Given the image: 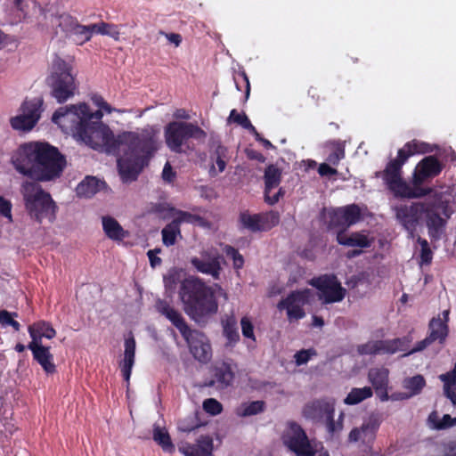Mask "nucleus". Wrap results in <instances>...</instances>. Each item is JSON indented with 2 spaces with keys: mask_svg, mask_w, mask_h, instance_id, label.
<instances>
[{
  "mask_svg": "<svg viewBox=\"0 0 456 456\" xmlns=\"http://www.w3.org/2000/svg\"><path fill=\"white\" fill-rule=\"evenodd\" d=\"M228 159L227 148L218 145L211 156L212 166L209 170L210 175L214 176L224 172Z\"/></svg>",
  "mask_w": 456,
  "mask_h": 456,
  "instance_id": "nucleus-33",
  "label": "nucleus"
},
{
  "mask_svg": "<svg viewBox=\"0 0 456 456\" xmlns=\"http://www.w3.org/2000/svg\"><path fill=\"white\" fill-rule=\"evenodd\" d=\"M345 158V146L341 142L335 144L334 151L328 156L327 160L330 164L338 165Z\"/></svg>",
  "mask_w": 456,
  "mask_h": 456,
  "instance_id": "nucleus-49",
  "label": "nucleus"
},
{
  "mask_svg": "<svg viewBox=\"0 0 456 456\" xmlns=\"http://www.w3.org/2000/svg\"><path fill=\"white\" fill-rule=\"evenodd\" d=\"M31 350L34 359L40 364L44 370L48 373H53L56 366L53 362V355L50 352V348L44 346H28Z\"/></svg>",
  "mask_w": 456,
  "mask_h": 456,
  "instance_id": "nucleus-27",
  "label": "nucleus"
},
{
  "mask_svg": "<svg viewBox=\"0 0 456 456\" xmlns=\"http://www.w3.org/2000/svg\"><path fill=\"white\" fill-rule=\"evenodd\" d=\"M147 254H148V256H149V259H150L151 266L154 267L156 265H160L161 259L155 256L153 250H149Z\"/></svg>",
  "mask_w": 456,
  "mask_h": 456,
  "instance_id": "nucleus-62",
  "label": "nucleus"
},
{
  "mask_svg": "<svg viewBox=\"0 0 456 456\" xmlns=\"http://www.w3.org/2000/svg\"><path fill=\"white\" fill-rule=\"evenodd\" d=\"M174 176L175 173L172 170V167L168 162H167L163 168L162 177L165 181L171 182Z\"/></svg>",
  "mask_w": 456,
  "mask_h": 456,
  "instance_id": "nucleus-60",
  "label": "nucleus"
},
{
  "mask_svg": "<svg viewBox=\"0 0 456 456\" xmlns=\"http://www.w3.org/2000/svg\"><path fill=\"white\" fill-rule=\"evenodd\" d=\"M441 170V164L435 157H426L417 165L412 176V183L421 185L426 179L437 175Z\"/></svg>",
  "mask_w": 456,
  "mask_h": 456,
  "instance_id": "nucleus-20",
  "label": "nucleus"
},
{
  "mask_svg": "<svg viewBox=\"0 0 456 456\" xmlns=\"http://www.w3.org/2000/svg\"><path fill=\"white\" fill-rule=\"evenodd\" d=\"M431 151L432 149L429 144L417 140H413L411 142H407L402 149L398 151V156L395 160H397L398 162H402V164H404L407 161L408 158L414 154H423Z\"/></svg>",
  "mask_w": 456,
  "mask_h": 456,
  "instance_id": "nucleus-28",
  "label": "nucleus"
},
{
  "mask_svg": "<svg viewBox=\"0 0 456 456\" xmlns=\"http://www.w3.org/2000/svg\"><path fill=\"white\" fill-rule=\"evenodd\" d=\"M312 296L309 289L292 291L277 304V308L286 312L289 322L301 320L305 316L304 306L309 303Z\"/></svg>",
  "mask_w": 456,
  "mask_h": 456,
  "instance_id": "nucleus-12",
  "label": "nucleus"
},
{
  "mask_svg": "<svg viewBox=\"0 0 456 456\" xmlns=\"http://www.w3.org/2000/svg\"><path fill=\"white\" fill-rule=\"evenodd\" d=\"M184 272L181 268H171L164 275V285L170 296L175 292L176 284L181 282L179 297L185 314L198 323L216 313L218 305L213 289L200 279L189 276L183 278Z\"/></svg>",
  "mask_w": 456,
  "mask_h": 456,
  "instance_id": "nucleus-2",
  "label": "nucleus"
},
{
  "mask_svg": "<svg viewBox=\"0 0 456 456\" xmlns=\"http://www.w3.org/2000/svg\"><path fill=\"white\" fill-rule=\"evenodd\" d=\"M213 448V439L208 436H201L195 444L182 443L178 451L184 456H211Z\"/></svg>",
  "mask_w": 456,
  "mask_h": 456,
  "instance_id": "nucleus-21",
  "label": "nucleus"
},
{
  "mask_svg": "<svg viewBox=\"0 0 456 456\" xmlns=\"http://www.w3.org/2000/svg\"><path fill=\"white\" fill-rule=\"evenodd\" d=\"M261 230L267 231L279 223V216L274 212L260 214Z\"/></svg>",
  "mask_w": 456,
  "mask_h": 456,
  "instance_id": "nucleus-47",
  "label": "nucleus"
},
{
  "mask_svg": "<svg viewBox=\"0 0 456 456\" xmlns=\"http://www.w3.org/2000/svg\"><path fill=\"white\" fill-rule=\"evenodd\" d=\"M425 204L426 201L415 202L394 208L397 222L407 231L411 238L415 236L417 226L422 222Z\"/></svg>",
  "mask_w": 456,
  "mask_h": 456,
  "instance_id": "nucleus-14",
  "label": "nucleus"
},
{
  "mask_svg": "<svg viewBox=\"0 0 456 456\" xmlns=\"http://www.w3.org/2000/svg\"><path fill=\"white\" fill-rule=\"evenodd\" d=\"M428 426L435 430L447 429L456 426V418H452L450 414L440 417L438 412L434 411L428 415Z\"/></svg>",
  "mask_w": 456,
  "mask_h": 456,
  "instance_id": "nucleus-34",
  "label": "nucleus"
},
{
  "mask_svg": "<svg viewBox=\"0 0 456 456\" xmlns=\"http://www.w3.org/2000/svg\"><path fill=\"white\" fill-rule=\"evenodd\" d=\"M417 242L420 246V253H419L420 265H429L433 258V253L430 249L428 240L425 239H422L421 237H418Z\"/></svg>",
  "mask_w": 456,
  "mask_h": 456,
  "instance_id": "nucleus-45",
  "label": "nucleus"
},
{
  "mask_svg": "<svg viewBox=\"0 0 456 456\" xmlns=\"http://www.w3.org/2000/svg\"><path fill=\"white\" fill-rule=\"evenodd\" d=\"M409 340L406 338H394L389 340L369 341L358 347L360 354H393L397 352L405 351L408 348Z\"/></svg>",
  "mask_w": 456,
  "mask_h": 456,
  "instance_id": "nucleus-15",
  "label": "nucleus"
},
{
  "mask_svg": "<svg viewBox=\"0 0 456 456\" xmlns=\"http://www.w3.org/2000/svg\"><path fill=\"white\" fill-rule=\"evenodd\" d=\"M372 395V389L370 387L353 388L344 399V403L347 405H355L365 399L370 398Z\"/></svg>",
  "mask_w": 456,
  "mask_h": 456,
  "instance_id": "nucleus-39",
  "label": "nucleus"
},
{
  "mask_svg": "<svg viewBox=\"0 0 456 456\" xmlns=\"http://www.w3.org/2000/svg\"><path fill=\"white\" fill-rule=\"evenodd\" d=\"M102 229L106 236L112 240H122L127 236V232L119 223L112 216L102 217Z\"/></svg>",
  "mask_w": 456,
  "mask_h": 456,
  "instance_id": "nucleus-30",
  "label": "nucleus"
},
{
  "mask_svg": "<svg viewBox=\"0 0 456 456\" xmlns=\"http://www.w3.org/2000/svg\"><path fill=\"white\" fill-rule=\"evenodd\" d=\"M102 117V111L93 112L86 103H78L59 108L52 120L65 134L94 150L123 152L118 159L119 171L125 179H135L159 148L158 131L148 126L141 132H124L115 137L101 121Z\"/></svg>",
  "mask_w": 456,
  "mask_h": 456,
  "instance_id": "nucleus-1",
  "label": "nucleus"
},
{
  "mask_svg": "<svg viewBox=\"0 0 456 456\" xmlns=\"http://www.w3.org/2000/svg\"><path fill=\"white\" fill-rule=\"evenodd\" d=\"M228 122H234L249 132H255V126L251 124L248 118L244 113H239L236 110H232L228 118Z\"/></svg>",
  "mask_w": 456,
  "mask_h": 456,
  "instance_id": "nucleus-44",
  "label": "nucleus"
},
{
  "mask_svg": "<svg viewBox=\"0 0 456 456\" xmlns=\"http://www.w3.org/2000/svg\"><path fill=\"white\" fill-rule=\"evenodd\" d=\"M318 172L322 176H330L337 174V170L331 167H330L326 163H322L320 165L318 168Z\"/></svg>",
  "mask_w": 456,
  "mask_h": 456,
  "instance_id": "nucleus-59",
  "label": "nucleus"
},
{
  "mask_svg": "<svg viewBox=\"0 0 456 456\" xmlns=\"http://www.w3.org/2000/svg\"><path fill=\"white\" fill-rule=\"evenodd\" d=\"M337 241L338 244L346 247L369 248L374 241V238L366 232L347 233L343 230L338 232Z\"/></svg>",
  "mask_w": 456,
  "mask_h": 456,
  "instance_id": "nucleus-23",
  "label": "nucleus"
},
{
  "mask_svg": "<svg viewBox=\"0 0 456 456\" xmlns=\"http://www.w3.org/2000/svg\"><path fill=\"white\" fill-rule=\"evenodd\" d=\"M270 196L271 200L267 197V189H265V201L270 204L273 205L276 202H278L280 197L282 195L281 189H279L278 191H275V189H270Z\"/></svg>",
  "mask_w": 456,
  "mask_h": 456,
  "instance_id": "nucleus-56",
  "label": "nucleus"
},
{
  "mask_svg": "<svg viewBox=\"0 0 456 456\" xmlns=\"http://www.w3.org/2000/svg\"><path fill=\"white\" fill-rule=\"evenodd\" d=\"M444 395L452 401V404L456 406V392L452 387H447Z\"/></svg>",
  "mask_w": 456,
  "mask_h": 456,
  "instance_id": "nucleus-64",
  "label": "nucleus"
},
{
  "mask_svg": "<svg viewBox=\"0 0 456 456\" xmlns=\"http://www.w3.org/2000/svg\"><path fill=\"white\" fill-rule=\"evenodd\" d=\"M241 332L244 338L256 342V336L254 333V325L250 318L244 316L240 320Z\"/></svg>",
  "mask_w": 456,
  "mask_h": 456,
  "instance_id": "nucleus-48",
  "label": "nucleus"
},
{
  "mask_svg": "<svg viewBox=\"0 0 456 456\" xmlns=\"http://www.w3.org/2000/svg\"><path fill=\"white\" fill-rule=\"evenodd\" d=\"M104 182L96 177L87 176L77 186V193L80 197L91 198L104 187Z\"/></svg>",
  "mask_w": 456,
  "mask_h": 456,
  "instance_id": "nucleus-32",
  "label": "nucleus"
},
{
  "mask_svg": "<svg viewBox=\"0 0 456 456\" xmlns=\"http://www.w3.org/2000/svg\"><path fill=\"white\" fill-rule=\"evenodd\" d=\"M155 307L180 331L195 359L201 362L211 359L212 351L208 338L202 332L191 330L178 310L163 299H158Z\"/></svg>",
  "mask_w": 456,
  "mask_h": 456,
  "instance_id": "nucleus-4",
  "label": "nucleus"
},
{
  "mask_svg": "<svg viewBox=\"0 0 456 456\" xmlns=\"http://www.w3.org/2000/svg\"><path fill=\"white\" fill-rule=\"evenodd\" d=\"M42 101L34 99L25 102L21 106V113L11 118V126L15 130H31L40 118Z\"/></svg>",
  "mask_w": 456,
  "mask_h": 456,
  "instance_id": "nucleus-16",
  "label": "nucleus"
},
{
  "mask_svg": "<svg viewBox=\"0 0 456 456\" xmlns=\"http://www.w3.org/2000/svg\"><path fill=\"white\" fill-rule=\"evenodd\" d=\"M153 440L166 452L172 453L175 452V445L171 441L170 436L165 428H161L158 424L153 426Z\"/></svg>",
  "mask_w": 456,
  "mask_h": 456,
  "instance_id": "nucleus-36",
  "label": "nucleus"
},
{
  "mask_svg": "<svg viewBox=\"0 0 456 456\" xmlns=\"http://www.w3.org/2000/svg\"><path fill=\"white\" fill-rule=\"evenodd\" d=\"M281 182V172L273 166H269L265 172V183L267 197L271 200L270 189H277Z\"/></svg>",
  "mask_w": 456,
  "mask_h": 456,
  "instance_id": "nucleus-41",
  "label": "nucleus"
},
{
  "mask_svg": "<svg viewBox=\"0 0 456 456\" xmlns=\"http://www.w3.org/2000/svg\"><path fill=\"white\" fill-rule=\"evenodd\" d=\"M31 342L28 346H43L42 338L52 339L56 335L53 326L45 321L37 322L28 327Z\"/></svg>",
  "mask_w": 456,
  "mask_h": 456,
  "instance_id": "nucleus-26",
  "label": "nucleus"
},
{
  "mask_svg": "<svg viewBox=\"0 0 456 456\" xmlns=\"http://www.w3.org/2000/svg\"><path fill=\"white\" fill-rule=\"evenodd\" d=\"M164 136L167 146L170 151L181 153L185 150L191 149L189 140L204 141L207 134L199 126L184 122L172 121L168 123L164 129Z\"/></svg>",
  "mask_w": 456,
  "mask_h": 456,
  "instance_id": "nucleus-7",
  "label": "nucleus"
},
{
  "mask_svg": "<svg viewBox=\"0 0 456 456\" xmlns=\"http://www.w3.org/2000/svg\"><path fill=\"white\" fill-rule=\"evenodd\" d=\"M315 354L316 352L314 349L300 350L294 355L295 362L298 366L305 364Z\"/></svg>",
  "mask_w": 456,
  "mask_h": 456,
  "instance_id": "nucleus-51",
  "label": "nucleus"
},
{
  "mask_svg": "<svg viewBox=\"0 0 456 456\" xmlns=\"http://www.w3.org/2000/svg\"><path fill=\"white\" fill-rule=\"evenodd\" d=\"M439 379L444 382V391L446 392L447 387H452V386L455 385L456 383V376L452 372H446L444 374H441L439 376Z\"/></svg>",
  "mask_w": 456,
  "mask_h": 456,
  "instance_id": "nucleus-54",
  "label": "nucleus"
},
{
  "mask_svg": "<svg viewBox=\"0 0 456 456\" xmlns=\"http://www.w3.org/2000/svg\"><path fill=\"white\" fill-rule=\"evenodd\" d=\"M232 261H233L234 268L240 269L243 266L244 259H243V256L240 253H238L236 256H234L232 257Z\"/></svg>",
  "mask_w": 456,
  "mask_h": 456,
  "instance_id": "nucleus-63",
  "label": "nucleus"
},
{
  "mask_svg": "<svg viewBox=\"0 0 456 456\" xmlns=\"http://www.w3.org/2000/svg\"><path fill=\"white\" fill-rule=\"evenodd\" d=\"M212 385L224 388L231 385L234 374L231 366L226 362L216 363L213 369Z\"/></svg>",
  "mask_w": 456,
  "mask_h": 456,
  "instance_id": "nucleus-29",
  "label": "nucleus"
},
{
  "mask_svg": "<svg viewBox=\"0 0 456 456\" xmlns=\"http://www.w3.org/2000/svg\"><path fill=\"white\" fill-rule=\"evenodd\" d=\"M403 164L397 160H392L388 163L384 171V180L390 191L395 196L404 198H420L428 194V191L414 185L412 187L405 183L401 177V168Z\"/></svg>",
  "mask_w": 456,
  "mask_h": 456,
  "instance_id": "nucleus-11",
  "label": "nucleus"
},
{
  "mask_svg": "<svg viewBox=\"0 0 456 456\" xmlns=\"http://www.w3.org/2000/svg\"><path fill=\"white\" fill-rule=\"evenodd\" d=\"M203 409L206 412L211 415H217L222 411L223 407L217 400L214 398H208L204 401Z\"/></svg>",
  "mask_w": 456,
  "mask_h": 456,
  "instance_id": "nucleus-50",
  "label": "nucleus"
},
{
  "mask_svg": "<svg viewBox=\"0 0 456 456\" xmlns=\"http://www.w3.org/2000/svg\"><path fill=\"white\" fill-rule=\"evenodd\" d=\"M13 431V426L3 419H0V434L7 436L8 434H12Z\"/></svg>",
  "mask_w": 456,
  "mask_h": 456,
  "instance_id": "nucleus-61",
  "label": "nucleus"
},
{
  "mask_svg": "<svg viewBox=\"0 0 456 456\" xmlns=\"http://www.w3.org/2000/svg\"><path fill=\"white\" fill-rule=\"evenodd\" d=\"M161 35L165 36V37L168 40L170 44L175 45V46H179L182 42V37L176 33H165L163 31L159 32Z\"/></svg>",
  "mask_w": 456,
  "mask_h": 456,
  "instance_id": "nucleus-57",
  "label": "nucleus"
},
{
  "mask_svg": "<svg viewBox=\"0 0 456 456\" xmlns=\"http://www.w3.org/2000/svg\"><path fill=\"white\" fill-rule=\"evenodd\" d=\"M220 259L221 255L217 249L208 248L200 252V257H192L191 264L198 272L218 279L221 270Z\"/></svg>",
  "mask_w": 456,
  "mask_h": 456,
  "instance_id": "nucleus-17",
  "label": "nucleus"
},
{
  "mask_svg": "<svg viewBox=\"0 0 456 456\" xmlns=\"http://www.w3.org/2000/svg\"><path fill=\"white\" fill-rule=\"evenodd\" d=\"M380 426V421L377 416H370L365 419L361 427L354 428L348 436L350 442H361L363 444L372 443L376 437V433Z\"/></svg>",
  "mask_w": 456,
  "mask_h": 456,
  "instance_id": "nucleus-19",
  "label": "nucleus"
},
{
  "mask_svg": "<svg viewBox=\"0 0 456 456\" xmlns=\"http://www.w3.org/2000/svg\"><path fill=\"white\" fill-rule=\"evenodd\" d=\"M449 310H444L442 314L434 317L429 322V335L430 339L435 342L438 340L443 343L448 335V322H449Z\"/></svg>",
  "mask_w": 456,
  "mask_h": 456,
  "instance_id": "nucleus-25",
  "label": "nucleus"
},
{
  "mask_svg": "<svg viewBox=\"0 0 456 456\" xmlns=\"http://www.w3.org/2000/svg\"><path fill=\"white\" fill-rule=\"evenodd\" d=\"M18 314L16 313H10L7 310L0 311V325L3 328H7L9 326L12 327V329L18 331L20 328V323L14 320V317H17Z\"/></svg>",
  "mask_w": 456,
  "mask_h": 456,
  "instance_id": "nucleus-46",
  "label": "nucleus"
},
{
  "mask_svg": "<svg viewBox=\"0 0 456 456\" xmlns=\"http://www.w3.org/2000/svg\"><path fill=\"white\" fill-rule=\"evenodd\" d=\"M0 215L6 217L9 222L12 221V204L9 200L0 196Z\"/></svg>",
  "mask_w": 456,
  "mask_h": 456,
  "instance_id": "nucleus-53",
  "label": "nucleus"
},
{
  "mask_svg": "<svg viewBox=\"0 0 456 456\" xmlns=\"http://www.w3.org/2000/svg\"><path fill=\"white\" fill-rule=\"evenodd\" d=\"M335 402L333 399H319L306 403L302 411L303 416L314 422H323L330 438L339 436L343 430L344 413L334 419Z\"/></svg>",
  "mask_w": 456,
  "mask_h": 456,
  "instance_id": "nucleus-6",
  "label": "nucleus"
},
{
  "mask_svg": "<svg viewBox=\"0 0 456 456\" xmlns=\"http://www.w3.org/2000/svg\"><path fill=\"white\" fill-rule=\"evenodd\" d=\"M161 234L163 244L167 247L173 246L177 237H181L180 227L176 224V222L172 221L162 229Z\"/></svg>",
  "mask_w": 456,
  "mask_h": 456,
  "instance_id": "nucleus-40",
  "label": "nucleus"
},
{
  "mask_svg": "<svg viewBox=\"0 0 456 456\" xmlns=\"http://www.w3.org/2000/svg\"><path fill=\"white\" fill-rule=\"evenodd\" d=\"M135 340L132 335L125 338L123 357L118 365L127 385L129 384L132 369L135 362Z\"/></svg>",
  "mask_w": 456,
  "mask_h": 456,
  "instance_id": "nucleus-22",
  "label": "nucleus"
},
{
  "mask_svg": "<svg viewBox=\"0 0 456 456\" xmlns=\"http://www.w3.org/2000/svg\"><path fill=\"white\" fill-rule=\"evenodd\" d=\"M90 26L93 30L92 31L93 35L94 34H101V35H109L110 34V31H109L110 25L105 22L91 24Z\"/></svg>",
  "mask_w": 456,
  "mask_h": 456,
  "instance_id": "nucleus-55",
  "label": "nucleus"
},
{
  "mask_svg": "<svg viewBox=\"0 0 456 456\" xmlns=\"http://www.w3.org/2000/svg\"><path fill=\"white\" fill-rule=\"evenodd\" d=\"M71 31L75 36V40L78 45H83L84 43L89 41L93 37V30L90 25L85 26L76 23L72 27Z\"/></svg>",
  "mask_w": 456,
  "mask_h": 456,
  "instance_id": "nucleus-43",
  "label": "nucleus"
},
{
  "mask_svg": "<svg viewBox=\"0 0 456 456\" xmlns=\"http://www.w3.org/2000/svg\"><path fill=\"white\" fill-rule=\"evenodd\" d=\"M240 222L242 226L251 232H260L261 221L260 214H250L248 212H243L240 216Z\"/></svg>",
  "mask_w": 456,
  "mask_h": 456,
  "instance_id": "nucleus-42",
  "label": "nucleus"
},
{
  "mask_svg": "<svg viewBox=\"0 0 456 456\" xmlns=\"http://www.w3.org/2000/svg\"><path fill=\"white\" fill-rule=\"evenodd\" d=\"M389 371L386 368H372L369 370L368 379L376 391L384 390L388 386Z\"/></svg>",
  "mask_w": 456,
  "mask_h": 456,
  "instance_id": "nucleus-35",
  "label": "nucleus"
},
{
  "mask_svg": "<svg viewBox=\"0 0 456 456\" xmlns=\"http://www.w3.org/2000/svg\"><path fill=\"white\" fill-rule=\"evenodd\" d=\"M223 333L230 345H233L240 340V334L237 328V321L233 315L226 316L222 321Z\"/></svg>",
  "mask_w": 456,
  "mask_h": 456,
  "instance_id": "nucleus-37",
  "label": "nucleus"
},
{
  "mask_svg": "<svg viewBox=\"0 0 456 456\" xmlns=\"http://www.w3.org/2000/svg\"><path fill=\"white\" fill-rule=\"evenodd\" d=\"M426 385L423 376L415 375L406 378L403 381V387L405 392L395 393L390 398L394 401L406 400L419 395Z\"/></svg>",
  "mask_w": 456,
  "mask_h": 456,
  "instance_id": "nucleus-24",
  "label": "nucleus"
},
{
  "mask_svg": "<svg viewBox=\"0 0 456 456\" xmlns=\"http://www.w3.org/2000/svg\"><path fill=\"white\" fill-rule=\"evenodd\" d=\"M162 209H167L170 213L168 216H162L163 218H169L173 217V221L176 222V224L180 227V224L182 223H188V224H198L200 225H205L206 222L203 221V219L196 215L191 214L189 212L177 210L175 208L170 207L169 205H162Z\"/></svg>",
  "mask_w": 456,
  "mask_h": 456,
  "instance_id": "nucleus-31",
  "label": "nucleus"
},
{
  "mask_svg": "<svg viewBox=\"0 0 456 456\" xmlns=\"http://www.w3.org/2000/svg\"><path fill=\"white\" fill-rule=\"evenodd\" d=\"M52 96L62 103L74 96L77 90L75 77L71 73L70 66L60 58L53 62L52 73L47 78Z\"/></svg>",
  "mask_w": 456,
  "mask_h": 456,
  "instance_id": "nucleus-9",
  "label": "nucleus"
},
{
  "mask_svg": "<svg viewBox=\"0 0 456 456\" xmlns=\"http://www.w3.org/2000/svg\"><path fill=\"white\" fill-rule=\"evenodd\" d=\"M361 208L355 204L333 209L329 213V227H349L361 220Z\"/></svg>",
  "mask_w": 456,
  "mask_h": 456,
  "instance_id": "nucleus-18",
  "label": "nucleus"
},
{
  "mask_svg": "<svg viewBox=\"0 0 456 456\" xmlns=\"http://www.w3.org/2000/svg\"><path fill=\"white\" fill-rule=\"evenodd\" d=\"M25 208L30 218L42 223L47 219L53 223L56 218L57 206L51 195L36 183L26 182L21 188Z\"/></svg>",
  "mask_w": 456,
  "mask_h": 456,
  "instance_id": "nucleus-5",
  "label": "nucleus"
},
{
  "mask_svg": "<svg viewBox=\"0 0 456 456\" xmlns=\"http://www.w3.org/2000/svg\"><path fill=\"white\" fill-rule=\"evenodd\" d=\"M431 343H433V341L430 339L429 337H427L425 339L419 341L412 350L404 354L403 356L409 355L415 352L421 351L425 349L428 346H429Z\"/></svg>",
  "mask_w": 456,
  "mask_h": 456,
  "instance_id": "nucleus-58",
  "label": "nucleus"
},
{
  "mask_svg": "<svg viewBox=\"0 0 456 456\" xmlns=\"http://www.w3.org/2000/svg\"><path fill=\"white\" fill-rule=\"evenodd\" d=\"M92 101L97 107L101 109V111L102 110L107 113H111L112 111L125 112V110L111 108L110 105L101 95L93 96Z\"/></svg>",
  "mask_w": 456,
  "mask_h": 456,
  "instance_id": "nucleus-52",
  "label": "nucleus"
},
{
  "mask_svg": "<svg viewBox=\"0 0 456 456\" xmlns=\"http://www.w3.org/2000/svg\"><path fill=\"white\" fill-rule=\"evenodd\" d=\"M12 163L22 175L50 181L61 175L66 160L57 148L47 142H29L20 147Z\"/></svg>",
  "mask_w": 456,
  "mask_h": 456,
  "instance_id": "nucleus-3",
  "label": "nucleus"
},
{
  "mask_svg": "<svg viewBox=\"0 0 456 456\" xmlns=\"http://www.w3.org/2000/svg\"><path fill=\"white\" fill-rule=\"evenodd\" d=\"M452 211L448 202L443 200L426 201L422 222L432 240L442 239Z\"/></svg>",
  "mask_w": 456,
  "mask_h": 456,
  "instance_id": "nucleus-10",
  "label": "nucleus"
},
{
  "mask_svg": "<svg viewBox=\"0 0 456 456\" xmlns=\"http://www.w3.org/2000/svg\"><path fill=\"white\" fill-rule=\"evenodd\" d=\"M310 284L317 289L319 299L323 304L340 302L346 296V289L334 275L314 278Z\"/></svg>",
  "mask_w": 456,
  "mask_h": 456,
  "instance_id": "nucleus-13",
  "label": "nucleus"
},
{
  "mask_svg": "<svg viewBox=\"0 0 456 456\" xmlns=\"http://www.w3.org/2000/svg\"><path fill=\"white\" fill-rule=\"evenodd\" d=\"M282 442L297 456H330L322 443L310 441L296 422H289L282 434Z\"/></svg>",
  "mask_w": 456,
  "mask_h": 456,
  "instance_id": "nucleus-8",
  "label": "nucleus"
},
{
  "mask_svg": "<svg viewBox=\"0 0 456 456\" xmlns=\"http://www.w3.org/2000/svg\"><path fill=\"white\" fill-rule=\"evenodd\" d=\"M265 403L263 401L247 402L241 403L235 410L239 417H249L263 412Z\"/></svg>",
  "mask_w": 456,
  "mask_h": 456,
  "instance_id": "nucleus-38",
  "label": "nucleus"
}]
</instances>
